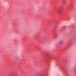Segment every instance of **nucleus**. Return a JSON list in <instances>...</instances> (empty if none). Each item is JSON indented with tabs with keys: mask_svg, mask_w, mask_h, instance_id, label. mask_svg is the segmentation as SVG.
Masks as SVG:
<instances>
[{
	"mask_svg": "<svg viewBox=\"0 0 76 76\" xmlns=\"http://www.w3.org/2000/svg\"><path fill=\"white\" fill-rule=\"evenodd\" d=\"M59 43L60 44H61L63 43V41H61L59 42Z\"/></svg>",
	"mask_w": 76,
	"mask_h": 76,
	"instance_id": "obj_1",
	"label": "nucleus"
},
{
	"mask_svg": "<svg viewBox=\"0 0 76 76\" xmlns=\"http://www.w3.org/2000/svg\"><path fill=\"white\" fill-rule=\"evenodd\" d=\"M63 28H66V26H63Z\"/></svg>",
	"mask_w": 76,
	"mask_h": 76,
	"instance_id": "obj_2",
	"label": "nucleus"
},
{
	"mask_svg": "<svg viewBox=\"0 0 76 76\" xmlns=\"http://www.w3.org/2000/svg\"><path fill=\"white\" fill-rule=\"evenodd\" d=\"M63 2H64V3L65 2H66V0H63Z\"/></svg>",
	"mask_w": 76,
	"mask_h": 76,
	"instance_id": "obj_3",
	"label": "nucleus"
}]
</instances>
